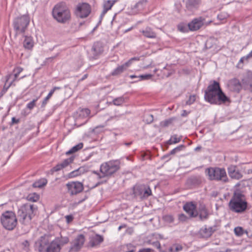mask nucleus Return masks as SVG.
Returning a JSON list of instances; mask_svg holds the SVG:
<instances>
[{
    "label": "nucleus",
    "mask_w": 252,
    "mask_h": 252,
    "mask_svg": "<svg viewBox=\"0 0 252 252\" xmlns=\"http://www.w3.org/2000/svg\"><path fill=\"white\" fill-rule=\"evenodd\" d=\"M196 208V204L192 201L186 202L183 206V210L189 215V218H195L198 216Z\"/></svg>",
    "instance_id": "nucleus-15"
},
{
    "label": "nucleus",
    "mask_w": 252,
    "mask_h": 252,
    "mask_svg": "<svg viewBox=\"0 0 252 252\" xmlns=\"http://www.w3.org/2000/svg\"><path fill=\"white\" fill-rule=\"evenodd\" d=\"M205 182V179L200 175H193L189 177L186 181V185L190 189L200 186Z\"/></svg>",
    "instance_id": "nucleus-13"
},
{
    "label": "nucleus",
    "mask_w": 252,
    "mask_h": 252,
    "mask_svg": "<svg viewBox=\"0 0 252 252\" xmlns=\"http://www.w3.org/2000/svg\"><path fill=\"white\" fill-rule=\"evenodd\" d=\"M183 250L182 245L179 244H173L168 249L169 252H179Z\"/></svg>",
    "instance_id": "nucleus-35"
},
{
    "label": "nucleus",
    "mask_w": 252,
    "mask_h": 252,
    "mask_svg": "<svg viewBox=\"0 0 252 252\" xmlns=\"http://www.w3.org/2000/svg\"><path fill=\"white\" fill-rule=\"evenodd\" d=\"M227 171L229 176L232 179L239 180L243 176L236 165H231L229 166L227 168Z\"/></svg>",
    "instance_id": "nucleus-19"
},
{
    "label": "nucleus",
    "mask_w": 252,
    "mask_h": 252,
    "mask_svg": "<svg viewBox=\"0 0 252 252\" xmlns=\"http://www.w3.org/2000/svg\"><path fill=\"white\" fill-rule=\"evenodd\" d=\"M83 147V143H79L76 145L73 146L71 149H70L69 151L66 152V155H69L73 153H74L78 151L81 150Z\"/></svg>",
    "instance_id": "nucleus-32"
},
{
    "label": "nucleus",
    "mask_w": 252,
    "mask_h": 252,
    "mask_svg": "<svg viewBox=\"0 0 252 252\" xmlns=\"http://www.w3.org/2000/svg\"><path fill=\"white\" fill-rule=\"evenodd\" d=\"M23 70V68L20 66H17L14 68L13 70V72L14 73V74L13 75V78L12 80V81L14 82L15 81L17 80V78L19 76L20 73L22 72Z\"/></svg>",
    "instance_id": "nucleus-34"
},
{
    "label": "nucleus",
    "mask_w": 252,
    "mask_h": 252,
    "mask_svg": "<svg viewBox=\"0 0 252 252\" xmlns=\"http://www.w3.org/2000/svg\"><path fill=\"white\" fill-rule=\"evenodd\" d=\"M205 19L202 17H199L193 19L188 24L189 30L190 31H196L200 29L204 25Z\"/></svg>",
    "instance_id": "nucleus-16"
},
{
    "label": "nucleus",
    "mask_w": 252,
    "mask_h": 252,
    "mask_svg": "<svg viewBox=\"0 0 252 252\" xmlns=\"http://www.w3.org/2000/svg\"><path fill=\"white\" fill-rule=\"evenodd\" d=\"M53 18L59 23L65 24L69 22L71 18V12L64 2L56 4L52 10Z\"/></svg>",
    "instance_id": "nucleus-3"
},
{
    "label": "nucleus",
    "mask_w": 252,
    "mask_h": 252,
    "mask_svg": "<svg viewBox=\"0 0 252 252\" xmlns=\"http://www.w3.org/2000/svg\"><path fill=\"white\" fill-rule=\"evenodd\" d=\"M39 97H37L35 99H33L32 101L29 102L27 105V108L30 110H32L36 105V102L38 99Z\"/></svg>",
    "instance_id": "nucleus-45"
},
{
    "label": "nucleus",
    "mask_w": 252,
    "mask_h": 252,
    "mask_svg": "<svg viewBox=\"0 0 252 252\" xmlns=\"http://www.w3.org/2000/svg\"><path fill=\"white\" fill-rule=\"evenodd\" d=\"M92 11L91 6L87 2L79 3L76 6L74 14L78 18L84 19L88 17Z\"/></svg>",
    "instance_id": "nucleus-10"
},
{
    "label": "nucleus",
    "mask_w": 252,
    "mask_h": 252,
    "mask_svg": "<svg viewBox=\"0 0 252 252\" xmlns=\"http://www.w3.org/2000/svg\"><path fill=\"white\" fill-rule=\"evenodd\" d=\"M67 192L70 196L76 195L84 189L83 184L78 181L69 182L66 184Z\"/></svg>",
    "instance_id": "nucleus-11"
},
{
    "label": "nucleus",
    "mask_w": 252,
    "mask_h": 252,
    "mask_svg": "<svg viewBox=\"0 0 252 252\" xmlns=\"http://www.w3.org/2000/svg\"><path fill=\"white\" fill-rule=\"evenodd\" d=\"M104 240L103 237L99 234H96L90 238L89 245L91 247H94L99 245Z\"/></svg>",
    "instance_id": "nucleus-22"
},
{
    "label": "nucleus",
    "mask_w": 252,
    "mask_h": 252,
    "mask_svg": "<svg viewBox=\"0 0 252 252\" xmlns=\"http://www.w3.org/2000/svg\"><path fill=\"white\" fill-rule=\"evenodd\" d=\"M148 3V0H140L134 5L132 9L135 10L137 12L141 11L145 8Z\"/></svg>",
    "instance_id": "nucleus-26"
},
{
    "label": "nucleus",
    "mask_w": 252,
    "mask_h": 252,
    "mask_svg": "<svg viewBox=\"0 0 252 252\" xmlns=\"http://www.w3.org/2000/svg\"><path fill=\"white\" fill-rule=\"evenodd\" d=\"M116 1V0H108L105 1L103 4V9L101 14V17L103 16L109 10L111 9Z\"/></svg>",
    "instance_id": "nucleus-29"
},
{
    "label": "nucleus",
    "mask_w": 252,
    "mask_h": 252,
    "mask_svg": "<svg viewBox=\"0 0 252 252\" xmlns=\"http://www.w3.org/2000/svg\"><path fill=\"white\" fill-rule=\"evenodd\" d=\"M198 2L197 0H188L186 3V7L189 10H192L198 6Z\"/></svg>",
    "instance_id": "nucleus-31"
},
{
    "label": "nucleus",
    "mask_w": 252,
    "mask_h": 252,
    "mask_svg": "<svg viewBox=\"0 0 252 252\" xmlns=\"http://www.w3.org/2000/svg\"><path fill=\"white\" fill-rule=\"evenodd\" d=\"M228 207L230 211L237 213L245 212L248 207L245 196L240 191H235L228 203Z\"/></svg>",
    "instance_id": "nucleus-2"
},
{
    "label": "nucleus",
    "mask_w": 252,
    "mask_h": 252,
    "mask_svg": "<svg viewBox=\"0 0 252 252\" xmlns=\"http://www.w3.org/2000/svg\"><path fill=\"white\" fill-rule=\"evenodd\" d=\"M182 136H178L177 134L172 135L168 141L165 142V144L168 145L174 144L180 142L182 140Z\"/></svg>",
    "instance_id": "nucleus-30"
},
{
    "label": "nucleus",
    "mask_w": 252,
    "mask_h": 252,
    "mask_svg": "<svg viewBox=\"0 0 252 252\" xmlns=\"http://www.w3.org/2000/svg\"><path fill=\"white\" fill-rule=\"evenodd\" d=\"M178 219L179 222H184L188 220L189 218L184 214L181 213L178 215Z\"/></svg>",
    "instance_id": "nucleus-46"
},
{
    "label": "nucleus",
    "mask_w": 252,
    "mask_h": 252,
    "mask_svg": "<svg viewBox=\"0 0 252 252\" xmlns=\"http://www.w3.org/2000/svg\"><path fill=\"white\" fill-rule=\"evenodd\" d=\"M23 35L24 37L23 42L24 48L27 50H32L34 46L33 38L31 35Z\"/></svg>",
    "instance_id": "nucleus-23"
},
{
    "label": "nucleus",
    "mask_w": 252,
    "mask_h": 252,
    "mask_svg": "<svg viewBox=\"0 0 252 252\" xmlns=\"http://www.w3.org/2000/svg\"><path fill=\"white\" fill-rule=\"evenodd\" d=\"M152 250L150 248L142 249L139 251V252H151Z\"/></svg>",
    "instance_id": "nucleus-63"
},
{
    "label": "nucleus",
    "mask_w": 252,
    "mask_h": 252,
    "mask_svg": "<svg viewBox=\"0 0 252 252\" xmlns=\"http://www.w3.org/2000/svg\"><path fill=\"white\" fill-rule=\"evenodd\" d=\"M199 232L202 237L204 238H208L211 236L210 232L206 227L201 228Z\"/></svg>",
    "instance_id": "nucleus-40"
},
{
    "label": "nucleus",
    "mask_w": 252,
    "mask_h": 252,
    "mask_svg": "<svg viewBox=\"0 0 252 252\" xmlns=\"http://www.w3.org/2000/svg\"><path fill=\"white\" fill-rule=\"evenodd\" d=\"M92 172L94 174H96L97 176L98 179H99L104 178V177L103 176V174H102L101 173H100L97 171H93Z\"/></svg>",
    "instance_id": "nucleus-56"
},
{
    "label": "nucleus",
    "mask_w": 252,
    "mask_h": 252,
    "mask_svg": "<svg viewBox=\"0 0 252 252\" xmlns=\"http://www.w3.org/2000/svg\"><path fill=\"white\" fill-rule=\"evenodd\" d=\"M87 198H88V196H87V195H85V196H84V197L82 199H81V200H79V201H78V202L76 203H75V205H78V204H80V203H82L83 201H84L85 200H86Z\"/></svg>",
    "instance_id": "nucleus-62"
},
{
    "label": "nucleus",
    "mask_w": 252,
    "mask_h": 252,
    "mask_svg": "<svg viewBox=\"0 0 252 252\" xmlns=\"http://www.w3.org/2000/svg\"><path fill=\"white\" fill-rule=\"evenodd\" d=\"M22 245L26 248H28L30 246V243L28 240H25L23 243Z\"/></svg>",
    "instance_id": "nucleus-64"
},
{
    "label": "nucleus",
    "mask_w": 252,
    "mask_h": 252,
    "mask_svg": "<svg viewBox=\"0 0 252 252\" xmlns=\"http://www.w3.org/2000/svg\"><path fill=\"white\" fill-rule=\"evenodd\" d=\"M205 173L210 181L221 182L223 183L228 182V178L224 168L210 167L205 169Z\"/></svg>",
    "instance_id": "nucleus-4"
},
{
    "label": "nucleus",
    "mask_w": 252,
    "mask_h": 252,
    "mask_svg": "<svg viewBox=\"0 0 252 252\" xmlns=\"http://www.w3.org/2000/svg\"><path fill=\"white\" fill-rule=\"evenodd\" d=\"M204 99L211 104L221 105L230 102V98L223 93L219 82L215 80L211 81L205 91Z\"/></svg>",
    "instance_id": "nucleus-1"
},
{
    "label": "nucleus",
    "mask_w": 252,
    "mask_h": 252,
    "mask_svg": "<svg viewBox=\"0 0 252 252\" xmlns=\"http://www.w3.org/2000/svg\"><path fill=\"white\" fill-rule=\"evenodd\" d=\"M140 60V58L138 57H135L133 58H132L130 59L127 62H126V63L127 65V66L129 67L131 64L132 63L133 61H139Z\"/></svg>",
    "instance_id": "nucleus-53"
},
{
    "label": "nucleus",
    "mask_w": 252,
    "mask_h": 252,
    "mask_svg": "<svg viewBox=\"0 0 252 252\" xmlns=\"http://www.w3.org/2000/svg\"><path fill=\"white\" fill-rule=\"evenodd\" d=\"M120 167L119 160H112L102 163L100 166V172L104 178L110 177L118 171Z\"/></svg>",
    "instance_id": "nucleus-7"
},
{
    "label": "nucleus",
    "mask_w": 252,
    "mask_h": 252,
    "mask_svg": "<svg viewBox=\"0 0 252 252\" xmlns=\"http://www.w3.org/2000/svg\"><path fill=\"white\" fill-rule=\"evenodd\" d=\"M50 98H47V97L46 96L42 101V103H41V108H44L46 106V105L47 104L49 99Z\"/></svg>",
    "instance_id": "nucleus-55"
},
{
    "label": "nucleus",
    "mask_w": 252,
    "mask_h": 252,
    "mask_svg": "<svg viewBox=\"0 0 252 252\" xmlns=\"http://www.w3.org/2000/svg\"><path fill=\"white\" fill-rule=\"evenodd\" d=\"M242 86V84L236 78L230 80L228 82V87L230 90L237 93L240 92Z\"/></svg>",
    "instance_id": "nucleus-20"
},
{
    "label": "nucleus",
    "mask_w": 252,
    "mask_h": 252,
    "mask_svg": "<svg viewBox=\"0 0 252 252\" xmlns=\"http://www.w3.org/2000/svg\"><path fill=\"white\" fill-rule=\"evenodd\" d=\"M20 122L19 119H17L15 117H13L11 120V122L10 124V125H13L14 124H18Z\"/></svg>",
    "instance_id": "nucleus-57"
},
{
    "label": "nucleus",
    "mask_w": 252,
    "mask_h": 252,
    "mask_svg": "<svg viewBox=\"0 0 252 252\" xmlns=\"http://www.w3.org/2000/svg\"><path fill=\"white\" fill-rule=\"evenodd\" d=\"M145 121V122L148 124H150L152 123L154 121L153 115H152V114L147 115L146 116Z\"/></svg>",
    "instance_id": "nucleus-52"
},
{
    "label": "nucleus",
    "mask_w": 252,
    "mask_h": 252,
    "mask_svg": "<svg viewBox=\"0 0 252 252\" xmlns=\"http://www.w3.org/2000/svg\"><path fill=\"white\" fill-rule=\"evenodd\" d=\"M58 56V54L54 57L46 58L43 62L44 65H49L53 62L54 60Z\"/></svg>",
    "instance_id": "nucleus-47"
},
{
    "label": "nucleus",
    "mask_w": 252,
    "mask_h": 252,
    "mask_svg": "<svg viewBox=\"0 0 252 252\" xmlns=\"http://www.w3.org/2000/svg\"><path fill=\"white\" fill-rule=\"evenodd\" d=\"M30 22V17L29 14H24L14 18L12 25L15 36L24 35L28 30Z\"/></svg>",
    "instance_id": "nucleus-5"
},
{
    "label": "nucleus",
    "mask_w": 252,
    "mask_h": 252,
    "mask_svg": "<svg viewBox=\"0 0 252 252\" xmlns=\"http://www.w3.org/2000/svg\"><path fill=\"white\" fill-rule=\"evenodd\" d=\"M82 112L86 116H88L90 114L91 111L89 109L85 108L82 110Z\"/></svg>",
    "instance_id": "nucleus-58"
},
{
    "label": "nucleus",
    "mask_w": 252,
    "mask_h": 252,
    "mask_svg": "<svg viewBox=\"0 0 252 252\" xmlns=\"http://www.w3.org/2000/svg\"><path fill=\"white\" fill-rule=\"evenodd\" d=\"M145 187H138L134 189V193L136 195H141L143 197V194L144 193Z\"/></svg>",
    "instance_id": "nucleus-43"
},
{
    "label": "nucleus",
    "mask_w": 252,
    "mask_h": 252,
    "mask_svg": "<svg viewBox=\"0 0 252 252\" xmlns=\"http://www.w3.org/2000/svg\"><path fill=\"white\" fill-rule=\"evenodd\" d=\"M83 168L82 167H80L77 170H75L72 172H71L70 174L71 177H76L80 175L82 173V170Z\"/></svg>",
    "instance_id": "nucleus-44"
},
{
    "label": "nucleus",
    "mask_w": 252,
    "mask_h": 252,
    "mask_svg": "<svg viewBox=\"0 0 252 252\" xmlns=\"http://www.w3.org/2000/svg\"><path fill=\"white\" fill-rule=\"evenodd\" d=\"M162 220L166 223L172 224L174 222L175 218L173 215L167 214L162 217Z\"/></svg>",
    "instance_id": "nucleus-37"
},
{
    "label": "nucleus",
    "mask_w": 252,
    "mask_h": 252,
    "mask_svg": "<svg viewBox=\"0 0 252 252\" xmlns=\"http://www.w3.org/2000/svg\"><path fill=\"white\" fill-rule=\"evenodd\" d=\"M51 235L45 234L40 237L35 242V247L39 252H55L52 249Z\"/></svg>",
    "instance_id": "nucleus-9"
},
{
    "label": "nucleus",
    "mask_w": 252,
    "mask_h": 252,
    "mask_svg": "<svg viewBox=\"0 0 252 252\" xmlns=\"http://www.w3.org/2000/svg\"><path fill=\"white\" fill-rule=\"evenodd\" d=\"M215 228V226H214V227L211 226V227L207 228L209 231L211 233V235H212V234L216 231V229Z\"/></svg>",
    "instance_id": "nucleus-60"
},
{
    "label": "nucleus",
    "mask_w": 252,
    "mask_h": 252,
    "mask_svg": "<svg viewBox=\"0 0 252 252\" xmlns=\"http://www.w3.org/2000/svg\"><path fill=\"white\" fill-rule=\"evenodd\" d=\"M39 195L35 193L30 194L27 196V199L29 201H32V202H36L39 200Z\"/></svg>",
    "instance_id": "nucleus-42"
},
{
    "label": "nucleus",
    "mask_w": 252,
    "mask_h": 252,
    "mask_svg": "<svg viewBox=\"0 0 252 252\" xmlns=\"http://www.w3.org/2000/svg\"><path fill=\"white\" fill-rule=\"evenodd\" d=\"M12 77V74H9L5 76V82L4 84V85L3 86V88L1 91L0 93V98L7 91L8 89L9 88V87L12 85L15 86V84H14V82L12 81L9 82V83L7 85V83L8 82L9 80Z\"/></svg>",
    "instance_id": "nucleus-25"
},
{
    "label": "nucleus",
    "mask_w": 252,
    "mask_h": 252,
    "mask_svg": "<svg viewBox=\"0 0 252 252\" xmlns=\"http://www.w3.org/2000/svg\"><path fill=\"white\" fill-rule=\"evenodd\" d=\"M69 241V238L67 237H57L52 241V249L55 252H60L62 247L67 244Z\"/></svg>",
    "instance_id": "nucleus-14"
},
{
    "label": "nucleus",
    "mask_w": 252,
    "mask_h": 252,
    "mask_svg": "<svg viewBox=\"0 0 252 252\" xmlns=\"http://www.w3.org/2000/svg\"><path fill=\"white\" fill-rule=\"evenodd\" d=\"M128 67V66L125 63L124 64L119 65L116 68L111 72V74L113 76H118L126 70Z\"/></svg>",
    "instance_id": "nucleus-27"
},
{
    "label": "nucleus",
    "mask_w": 252,
    "mask_h": 252,
    "mask_svg": "<svg viewBox=\"0 0 252 252\" xmlns=\"http://www.w3.org/2000/svg\"><path fill=\"white\" fill-rule=\"evenodd\" d=\"M125 102V97L124 96H120L114 99L112 103L115 105L120 106Z\"/></svg>",
    "instance_id": "nucleus-39"
},
{
    "label": "nucleus",
    "mask_w": 252,
    "mask_h": 252,
    "mask_svg": "<svg viewBox=\"0 0 252 252\" xmlns=\"http://www.w3.org/2000/svg\"><path fill=\"white\" fill-rule=\"evenodd\" d=\"M199 219L201 220H207L208 218L209 213L207 209L204 205L201 206L199 209L198 212Z\"/></svg>",
    "instance_id": "nucleus-28"
},
{
    "label": "nucleus",
    "mask_w": 252,
    "mask_h": 252,
    "mask_svg": "<svg viewBox=\"0 0 252 252\" xmlns=\"http://www.w3.org/2000/svg\"><path fill=\"white\" fill-rule=\"evenodd\" d=\"M175 118H170L168 119H166L164 121H161L160 123V126L162 127H168L169 126L171 125L173 121L175 120Z\"/></svg>",
    "instance_id": "nucleus-38"
},
{
    "label": "nucleus",
    "mask_w": 252,
    "mask_h": 252,
    "mask_svg": "<svg viewBox=\"0 0 252 252\" xmlns=\"http://www.w3.org/2000/svg\"><path fill=\"white\" fill-rule=\"evenodd\" d=\"M0 221L3 227L7 230H12L17 224V219L14 212L6 211L0 217Z\"/></svg>",
    "instance_id": "nucleus-8"
},
{
    "label": "nucleus",
    "mask_w": 252,
    "mask_h": 252,
    "mask_svg": "<svg viewBox=\"0 0 252 252\" xmlns=\"http://www.w3.org/2000/svg\"><path fill=\"white\" fill-rule=\"evenodd\" d=\"M143 36L148 38H156L157 37V33L154 30L149 27H147L145 29L140 31Z\"/></svg>",
    "instance_id": "nucleus-24"
},
{
    "label": "nucleus",
    "mask_w": 252,
    "mask_h": 252,
    "mask_svg": "<svg viewBox=\"0 0 252 252\" xmlns=\"http://www.w3.org/2000/svg\"><path fill=\"white\" fill-rule=\"evenodd\" d=\"M178 30L182 32H188L189 31L188 24L184 23H179L177 26Z\"/></svg>",
    "instance_id": "nucleus-36"
},
{
    "label": "nucleus",
    "mask_w": 252,
    "mask_h": 252,
    "mask_svg": "<svg viewBox=\"0 0 252 252\" xmlns=\"http://www.w3.org/2000/svg\"><path fill=\"white\" fill-rule=\"evenodd\" d=\"M47 184V180L46 179H41L35 182L33 184V187L34 188H41L44 186H46Z\"/></svg>",
    "instance_id": "nucleus-33"
},
{
    "label": "nucleus",
    "mask_w": 252,
    "mask_h": 252,
    "mask_svg": "<svg viewBox=\"0 0 252 252\" xmlns=\"http://www.w3.org/2000/svg\"><path fill=\"white\" fill-rule=\"evenodd\" d=\"M65 219L66 220V222L67 223H70L71 222H72L74 219V217L73 215H66L65 216Z\"/></svg>",
    "instance_id": "nucleus-54"
},
{
    "label": "nucleus",
    "mask_w": 252,
    "mask_h": 252,
    "mask_svg": "<svg viewBox=\"0 0 252 252\" xmlns=\"http://www.w3.org/2000/svg\"><path fill=\"white\" fill-rule=\"evenodd\" d=\"M152 195V191L149 187H145L144 193L143 194V198H147L149 196Z\"/></svg>",
    "instance_id": "nucleus-48"
},
{
    "label": "nucleus",
    "mask_w": 252,
    "mask_h": 252,
    "mask_svg": "<svg viewBox=\"0 0 252 252\" xmlns=\"http://www.w3.org/2000/svg\"><path fill=\"white\" fill-rule=\"evenodd\" d=\"M234 232L236 235L240 236L243 234V229L241 227H236L234 228Z\"/></svg>",
    "instance_id": "nucleus-51"
},
{
    "label": "nucleus",
    "mask_w": 252,
    "mask_h": 252,
    "mask_svg": "<svg viewBox=\"0 0 252 252\" xmlns=\"http://www.w3.org/2000/svg\"><path fill=\"white\" fill-rule=\"evenodd\" d=\"M153 75L151 74H142L138 76L139 80H149L152 78Z\"/></svg>",
    "instance_id": "nucleus-50"
},
{
    "label": "nucleus",
    "mask_w": 252,
    "mask_h": 252,
    "mask_svg": "<svg viewBox=\"0 0 252 252\" xmlns=\"http://www.w3.org/2000/svg\"><path fill=\"white\" fill-rule=\"evenodd\" d=\"M185 148H186V146L185 145H183V144L177 146V147L175 148L174 149H172L170 152V154H171L172 155H175L177 153H178V152L183 150L184 149H185Z\"/></svg>",
    "instance_id": "nucleus-41"
},
{
    "label": "nucleus",
    "mask_w": 252,
    "mask_h": 252,
    "mask_svg": "<svg viewBox=\"0 0 252 252\" xmlns=\"http://www.w3.org/2000/svg\"><path fill=\"white\" fill-rule=\"evenodd\" d=\"M85 241V236L83 234L78 235L76 238L71 242V246L68 252H78L82 248Z\"/></svg>",
    "instance_id": "nucleus-12"
},
{
    "label": "nucleus",
    "mask_w": 252,
    "mask_h": 252,
    "mask_svg": "<svg viewBox=\"0 0 252 252\" xmlns=\"http://www.w3.org/2000/svg\"><path fill=\"white\" fill-rule=\"evenodd\" d=\"M242 84L245 90L252 92V75L248 74L242 80Z\"/></svg>",
    "instance_id": "nucleus-21"
},
{
    "label": "nucleus",
    "mask_w": 252,
    "mask_h": 252,
    "mask_svg": "<svg viewBox=\"0 0 252 252\" xmlns=\"http://www.w3.org/2000/svg\"><path fill=\"white\" fill-rule=\"evenodd\" d=\"M74 159V157L71 156L69 158H67L63 161L62 162L57 164L55 166L53 167L50 171L52 174H53L55 172L60 171L62 169L67 167L69 164L72 163Z\"/></svg>",
    "instance_id": "nucleus-18"
},
{
    "label": "nucleus",
    "mask_w": 252,
    "mask_h": 252,
    "mask_svg": "<svg viewBox=\"0 0 252 252\" xmlns=\"http://www.w3.org/2000/svg\"><path fill=\"white\" fill-rule=\"evenodd\" d=\"M37 207L31 203L22 205L18 211V216L22 220V223L29 222L35 215Z\"/></svg>",
    "instance_id": "nucleus-6"
},
{
    "label": "nucleus",
    "mask_w": 252,
    "mask_h": 252,
    "mask_svg": "<svg viewBox=\"0 0 252 252\" xmlns=\"http://www.w3.org/2000/svg\"><path fill=\"white\" fill-rule=\"evenodd\" d=\"M104 51V46L103 43L100 41L95 42L92 48L91 52L93 55V58L96 59L101 55Z\"/></svg>",
    "instance_id": "nucleus-17"
},
{
    "label": "nucleus",
    "mask_w": 252,
    "mask_h": 252,
    "mask_svg": "<svg viewBox=\"0 0 252 252\" xmlns=\"http://www.w3.org/2000/svg\"><path fill=\"white\" fill-rule=\"evenodd\" d=\"M196 100V96L195 95H191L189 96V99L186 102V105H190L193 104Z\"/></svg>",
    "instance_id": "nucleus-49"
},
{
    "label": "nucleus",
    "mask_w": 252,
    "mask_h": 252,
    "mask_svg": "<svg viewBox=\"0 0 252 252\" xmlns=\"http://www.w3.org/2000/svg\"><path fill=\"white\" fill-rule=\"evenodd\" d=\"M157 248L158 249L159 252H167L165 250L162 249L160 244L159 242L158 243Z\"/></svg>",
    "instance_id": "nucleus-61"
},
{
    "label": "nucleus",
    "mask_w": 252,
    "mask_h": 252,
    "mask_svg": "<svg viewBox=\"0 0 252 252\" xmlns=\"http://www.w3.org/2000/svg\"><path fill=\"white\" fill-rule=\"evenodd\" d=\"M190 113V111H187L186 110H184L182 111V113L181 115L182 117H187Z\"/></svg>",
    "instance_id": "nucleus-59"
}]
</instances>
